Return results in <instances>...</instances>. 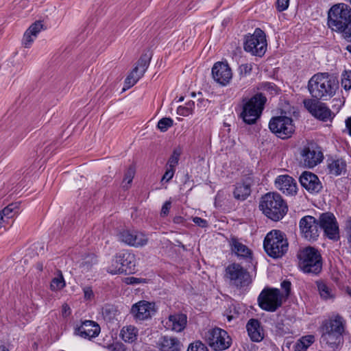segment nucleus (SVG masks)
I'll use <instances>...</instances> for the list:
<instances>
[{"label": "nucleus", "instance_id": "obj_62", "mask_svg": "<svg viewBox=\"0 0 351 351\" xmlns=\"http://www.w3.org/2000/svg\"><path fill=\"white\" fill-rule=\"evenodd\" d=\"M141 69V66L138 65V61L136 63V65L133 69V70L130 72L129 75H132L133 77H135V75H138L139 73V71Z\"/></svg>", "mask_w": 351, "mask_h": 351}, {"label": "nucleus", "instance_id": "obj_63", "mask_svg": "<svg viewBox=\"0 0 351 351\" xmlns=\"http://www.w3.org/2000/svg\"><path fill=\"white\" fill-rule=\"evenodd\" d=\"M71 313V308L67 304H64L62 306V315L64 316H67Z\"/></svg>", "mask_w": 351, "mask_h": 351}, {"label": "nucleus", "instance_id": "obj_29", "mask_svg": "<svg viewBox=\"0 0 351 351\" xmlns=\"http://www.w3.org/2000/svg\"><path fill=\"white\" fill-rule=\"evenodd\" d=\"M101 314L104 319L109 324H113L117 321V309L112 304H106L102 307Z\"/></svg>", "mask_w": 351, "mask_h": 351}, {"label": "nucleus", "instance_id": "obj_50", "mask_svg": "<svg viewBox=\"0 0 351 351\" xmlns=\"http://www.w3.org/2000/svg\"><path fill=\"white\" fill-rule=\"evenodd\" d=\"M289 5V0H277L276 3V10L281 12L287 10Z\"/></svg>", "mask_w": 351, "mask_h": 351}, {"label": "nucleus", "instance_id": "obj_18", "mask_svg": "<svg viewBox=\"0 0 351 351\" xmlns=\"http://www.w3.org/2000/svg\"><path fill=\"white\" fill-rule=\"evenodd\" d=\"M276 188L285 195H295L298 185L295 180L289 175H280L274 181Z\"/></svg>", "mask_w": 351, "mask_h": 351}, {"label": "nucleus", "instance_id": "obj_42", "mask_svg": "<svg viewBox=\"0 0 351 351\" xmlns=\"http://www.w3.org/2000/svg\"><path fill=\"white\" fill-rule=\"evenodd\" d=\"M173 121L169 117H165L159 120L157 127L162 132H166L173 125Z\"/></svg>", "mask_w": 351, "mask_h": 351}, {"label": "nucleus", "instance_id": "obj_22", "mask_svg": "<svg viewBox=\"0 0 351 351\" xmlns=\"http://www.w3.org/2000/svg\"><path fill=\"white\" fill-rule=\"evenodd\" d=\"M342 334L340 330H326L322 336V342L335 350L342 343Z\"/></svg>", "mask_w": 351, "mask_h": 351}, {"label": "nucleus", "instance_id": "obj_44", "mask_svg": "<svg viewBox=\"0 0 351 351\" xmlns=\"http://www.w3.org/2000/svg\"><path fill=\"white\" fill-rule=\"evenodd\" d=\"M187 351H208V349L201 341L198 340L191 343Z\"/></svg>", "mask_w": 351, "mask_h": 351}, {"label": "nucleus", "instance_id": "obj_55", "mask_svg": "<svg viewBox=\"0 0 351 351\" xmlns=\"http://www.w3.org/2000/svg\"><path fill=\"white\" fill-rule=\"evenodd\" d=\"M291 286V282L289 280H285L281 282V287L285 291V297L286 298H288L290 294Z\"/></svg>", "mask_w": 351, "mask_h": 351}, {"label": "nucleus", "instance_id": "obj_35", "mask_svg": "<svg viewBox=\"0 0 351 351\" xmlns=\"http://www.w3.org/2000/svg\"><path fill=\"white\" fill-rule=\"evenodd\" d=\"M100 332L101 330H75L74 335L92 341L94 338L99 336Z\"/></svg>", "mask_w": 351, "mask_h": 351}, {"label": "nucleus", "instance_id": "obj_46", "mask_svg": "<svg viewBox=\"0 0 351 351\" xmlns=\"http://www.w3.org/2000/svg\"><path fill=\"white\" fill-rule=\"evenodd\" d=\"M84 327H92L96 329H100L99 325L92 320H84L80 321L79 324H77L75 329H82Z\"/></svg>", "mask_w": 351, "mask_h": 351}, {"label": "nucleus", "instance_id": "obj_2", "mask_svg": "<svg viewBox=\"0 0 351 351\" xmlns=\"http://www.w3.org/2000/svg\"><path fill=\"white\" fill-rule=\"evenodd\" d=\"M259 208L263 213L272 221L282 219L287 213L288 206L282 196L278 193H267L260 201Z\"/></svg>", "mask_w": 351, "mask_h": 351}, {"label": "nucleus", "instance_id": "obj_58", "mask_svg": "<svg viewBox=\"0 0 351 351\" xmlns=\"http://www.w3.org/2000/svg\"><path fill=\"white\" fill-rule=\"evenodd\" d=\"M223 317H226L228 322H231L233 319H236L239 317V314L234 309L233 312L232 311H230L229 313L223 314Z\"/></svg>", "mask_w": 351, "mask_h": 351}, {"label": "nucleus", "instance_id": "obj_1", "mask_svg": "<svg viewBox=\"0 0 351 351\" xmlns=\"http://www.w3.org/2000/svg\"><path fill=\"white\" fill-rule=\"evenodd\" d=\"M308 89L313 98L326 101L335 95L339 89V80L329 73H317L309 80Z\"/></svg>", "mask_w": 351, "mask_h": 351}, {"label": "nucleus", "instance_id": "obj_57", "mask_svg": "<svg viewBox=\"0 0 351 351\" xmlns=\"http://www.w3.org/2000/svg\"><path fill=\"white\" fill-rule=\"evenodd\" d=\"M178 114L182 116H188L189 114H191V108L186 106H179L178 108Z\"/></svg>", "mask_w": 351, "mask_h": 351}, {"label": "nucleus", "instance_id": "obj_7", "mask_svg": "<svg viewBox=\"0 0 351 351\" xmlns=\"http://www.w3.org/2000/svg\"><path fill=\"white\" fill-rule=\"evenodd\" d=\"M135 256L128 250H123L117 254L108 268L112 274L132 273L135 269Z\"/></svg>", "mask_w": 351, "mask_h": 351}, {"label": "nucleus", "instance_id": "obj_56", "mask_svg": "<svg viewBox=\"0 0 351 351\" xmlns=\"http://www.w3.org/2000/svg\"><path fill=\"white\" fill-rule=\"evenodd\" d=\"M171 206V202L169 200L166 201L165 202V204H163L162 209H161V213H160L161 216H162V217L167 216L169 212Z\"/></svg>", "mask_w": 351, "mask_h": 351}, {"label": "nucleus", "instance_id": "obj_24", "mask_svg": "<svg viewBox=\"0 0 351 351\" xmlns=\"http://www.w3.org/2000/svg\"><path fill=\"white\" fill-rule=\"evenodd\" d=\"M187 323V317L183 313L170 315L166 322L165 327L171 329H184Z\"/></svg>", "mask_w": 351, "mask_h": 351}, {"label": "nucleus", "instance_id": "obj_47", "mask_svg": "<svg viewBox=\"0 0 351 351\" xmlns=\"http://www.w3.org/2000/svg\"><path fill=\"white\" fill-rule=\"evenodd\" d=\"M43 29V24L40 21H36L33 23L27 30L28 34H33L34 38H36L38 34Z\"/></svg>", "mask_w": 351, "mask_h": 351}, {"label": "nucleus", "instance_id": "obj_6", "mask_svg": "<svg viewBox=\"0 0 351 351\" xmlns=\"http://www.w3.org/2000/svg\"><path fill=\"white\" fill-rule=\"evenodd\" d=\"M266 101V97L261 93H256L246 101L240 115L243 121L248 125L254 124L260 118Z\"/></svg>", "mask_w": 351, "mask_h": 351}, {"label": "nucleus", "instance_id": "obj_21", "mask_svg": "<svg viewBox=\"0 0 351 351\" xmlns=\"http://www.w3.org/2000/svg\"><path fill=\"white\" fill-rule=\"evenodd\" d=\"M252 182L250 178H247L243 182L237 183L233 191L234 197L239 201L247 199L251 193Z\"/></svg>", "mask_w": 351, "mask_h": 351}, {"label": "nucleus", "instance_id": "obj_25", "mask_svg": "<svg viewBox=\"0 0 351 351\" xmlns=\"http://www.w3.org/2000/svg\"><path fill=\"white\" fill-rule=\"evenodd\" d=\"M346 322L339 314H332L322 322V329H344Z\"/></svg>", "mask_w": 351, "mask_h": 351}, {"label": "nucleus", "instance_id": "obj_59", "mask_svg": "<svg viewBox=\"0 0 351 351\" xmlns=\"http://www.w3.org/2000/svg\"><path fill=\"white\" fill-rule=\"evenodd\" d=\"M193 221L199 227L204 228L207 226V221L198 217H195L193 218Z\"/></svg>", "mask_w": 351, "mask_h": 351}, {"label": "nucleus", "instance_id": "obj_14", "mask_svg": "<svg viewBox=\"0 0 351 351\" xmlns=\"http://www.w3.org/2000/svg\"><path fill=\"white\" fill-rule=\"evenodd\" d=\"M249 277V273L239 264L232 263L226 268L224 278L237 287L247 285Z\"/></svg>", "mask_w": 351, "mask_h": 351}, {"label": "nucleus", "instance_id": "obj_23", "mask_svg": "<svg viewBox=\"0 0 351 351\" xmlns=\"http://www.w3.org/2000/svg\"><path fill=\"white\" fill-rule=\"evenodd\" d=\"M229 245L232 253L238 257L247 258L252 257V251L244 244L241 243L236 237H232Z\"/></svg>", "mask_w": 351, "mask_h": 351}, {"label": "nucleus", "instance_id": "obj_43", "mask_svg": "<svg viewBox=\"0 0 351 351\" xmlns=\"http://www.w3.org/2000/svg\"><path fill=\"white\" fill-rule=\"evenodd\" d=\"M135 174V168L132 166H130L128 167V169L126 170L124 178H123V182H127L128 185H123V187L125 189H128L129 188V184H130L132 182V180L134 178Z\"/></svg>", "mask_w": 351, "mask_h": 351}, {"label": "nucleus", "instance_id": "obj_30", "mask_svg": "<svg viewBox=\"0 0 351 351\" xmlns=\"http://www.w3.org/2000/svg\"><path fill=\"white\" fill-rule=\"evenodd\" d=\"M232 79V72L226 61H221V86L230 84Z\"/></svg>", "mask_w": 351, "mask_h": 351}, {"label": "nucleus", "instance_id": "obj_40", "mask_svg": "<svg viewBox=\"0 0 351 351\" xmlns=\"http://www.w3.org/2000/svg\"><path fill=\"white\" fill-rule=\"evenodd\" d=\"M341 86L346 90L351 88V71H345L341 75Z\"/></svg>", "mask_w": 351, "mask_h": 351}, {"label": "nucleus", "instance_id": "obj_61", "mask_svg": "<svg viewBox=\"0 0 351 351\" xmlns=\"http://www.w3.org/2000/svg\"><path fill=\"white\" fill-rule=\"evenodd\" d=\"M110 351H125V349L121 344L116 343L109 346Z\"/></svg>", "mask_w": 351, "mask_h": 351}, {"label": "nucleus", "instance_id": "obj_3", "mask_svg": "<svg viewBox=\"0 0 351 351\" xmlns=\"http://www.w3.org/2000/svg\"><path fill=\"white\" fill-rule=\"evenodd\" d=\"M298 266L306 274H319L322 268L320 253L313 247H306L300 250L298 254Z\"/></svg>", "mask_w": 351, "mask_h": 351}, {"label": "nucleus", "instance_id": "obj_37", "mask_svg": "<svg viewBox=\"0 0 351 351\" xmlns=\"http://www.w3.org/2000/svg\"><path fill=\"white\" fill-rule=\"evenodd\" d=\"M258 89L267 92L270 95H275L277 93L276 86L271 82H262L259 84Z\"/></svg>", "mask_w": 351, "mask_h": 351}, {"label": "nucleus", "instance_id": "obj_16", "mask_svg": "<svg viewBox=\"0 0 351 351\" xmlns=\"http://www.w3.org/2000/svg\"><path fill=\"white\" fill-rule=\"evenodd\" d=\"M117 237L120 242L136 247H143L148 242V238L144 233L136 230H121Z\"/></svg>", "mask_w": 351, "mask_h": 351}, {"label": "nucleus", "instance_id": "obj_11", "mask_svg": "<svg viewBox=\"0 0 351 351\" xmlns=\"http://www.w3.org/2000/svg\"><path fill=\"white\" fill-rule=\"evenodd\" d=\"M300 156L304 165L308 168L315 167L324 158L321 147L314 142L308 143L302 147Z\"/></svg>", "mask_w": 351, "mask_h": 351}, {"label": "nucleus", "instance_id": "obj_60", "mask_svg": "<svg viewBox=\"0 0 351 351\" xmlns=\"http://www.w3.org/2000/svg\"><path fill=\"white\" fill-rule=\"evenodd\" d=\"M221 93H222L223 95H225V98H231L233 97L234 93V90L232 88H226L225 90H221Z\"/></svg>", "mask_w": 351, "mask_h": 351}, {"label": "nucleus", "instance_id": "obj_20", "mask_svg": "<svg viewBox=\"0 0 351 351\" xmlns=\"http://www.w3.org/2000/svg\"><path fill=\"white\" fill-rule=\"evenodd\" d=\"M150 58L147 54L142 55L138 60V65L141 66V69L138 75H135V77H132V75H128L125 80V85L123 90H125L132 86H133L140 78H141L146 70L147 69L149 64Z\"/></svg>", "mask_w": 351, "mask_h": 351}, {"label": "nucleus", "instance_id": "obj_33", "mask_svg": "<svg viewBox=\"0 0 351 351\" xmlns=\"http://www.w3.org/2000/svg\"><path fill=\"white\" fill-rule=\"evenodd\" d=\"M66 285L63 275L60 270L57 271L56 276L54 277L51 282L50 288L52 291H58L63 289Z\"/></svg>", "mask_w": 351, "mask_h": 351}, {"label": "nucleus", "instance_id": "obj_27", "mask_svg": "<svg viewBox=\"0 0 351 351\" xmlns=\"http://www.w3.org/2000/svg\"><path fill=\"white\" fill-rule=\"evenodd\" d=\"M202 336L213 350H219V330H204Z\"/></svg>", "mask_w": 351, "mask_h": 351}, {"label": "nucleus", "instance_id": "obj_51", "mask_svg": "<svg viewBox=\"0 0 351 351\" xmlns=\"http://www.w3.org/2000/svg\"><path fill=\"white\" fill-rule=\"evenodd\" d=\"M83 292H84V298L85 300L90 301L93 300L95 295L93 293V291L92 289V287L89 286H86L83 287Z\"/></svg>", "mask_w": 351, "mask_h": 351}, {"label": "nucleus", "instance_id": "obj_49", "mask_svg": "<svg viewBox=\"0 0 351 351\" xmlns=\"http://www.w3.org/2000/svg\"><path fill=\"white\" fill-rule=\"evenodd\" d=\"M35 38H36L34 37L33 34H28V32L26 31L23 36V45L25 47L28 48L30 47Z\"/></svg>", "mask_w": 351, "mask_h": 351}, {"label": "nucleus", "instance_id": "obj_38", "mask_svg": "<svg viewBox=\"0 0 351 351\" xmlns=\"http://www.w3.org/2000/svg\"><path fill=\"white\" fill-rule=\"evenodd\" d=\"M317 287L322 298L327 300L332 297L330 289L326 284L319 282L317 284Z\"/></svg>", "mask_w": 351, "mask_h": 351}, {"label": "nucleus", "instance_id": "obj_34", "mask_svg": "<svg viewBox=\"0 0 351 351\" xmlns=\"http://www.w3.org/2000/svg\"><path fill=\"white\" fill-rule=\"evenodd\" d=\"M182 153V149L181 147L178 146V147H176V148H174L171 155L170 156V157L168 159V161H167L166 165L176 169V167L178 165L180 158Z\"/></svg>", "mask_w": 351, "mask_h": 351}, {"label": "nucleus", "instance_id": "obj_31", "mask_svg": "<svg viewBox=\"0 0 351 351\" xmlns=\"http://www.w3.org/2000/svg\"><path fill=\"white\" fill-rule=\"evenodd\" d=\"M97 263V258L94 254L86 256L80 263L81 271L82 273H87L92 271Z\"/></svg>", "mask_w": 351, "mask_h": 351}, {"label": "nucleus", "instance_id": "obj_26", "mask_svg": "<svg viewBox=\"0 0 351 351\" xmlns=\"http://www.w3.org/2000/svg\"><path fill=\"white\" fill-rule=\"evenodd\" d=\"M160 351H180V343L175 337H163L159 343Z\"/></svg>", "mask_w": 351, "mask_h": 351}, {"label": "nucleus", "instance_id": "obj_4", "mask_svg": "<svg viewBox=\"0 0 351 351\" xmlns=\"http://www.w3.org/2000/svg\"><path fill=\"white\" fill-rule=\"evenodd\" d=\"M351 22V7L345 3L333 5L328 11V25L333 31L340 32Z\"/></svg>", "mask_w": 351, "mask_h": 351}, {"label": "nucleus", "instance_id": "obj_9", "mask_svg": "<svg viewBox=\"0 0 351 351\" xmlns=\"http://www.w3.org/2000/svg\"><path fill=\"white\" fill-rule=\"evenodd\" d=\"M258 303L263 310L274 312L282 304V294L278 289L265 288L258 295Z\"/></svg>", "mask_w": 351, "mask_h": 351}, {"label": "nucleus", "instance_id": "obj_13", "mask_svg": "<svg viewBox=\"0 0 351 351\" xmlns=\"http://www.w3.org/2000/svg\"><path fill=\"white\" fill-rule=\"evenodd\" d=\"M318 221L320 230H323L324 234L330 239L337 241L339 239L338 223L335 215L331 213H324L320 215Z\"/></svg>", "mask_w": 351, "mask_h": 351}, {"label": "nucleus", "instance_id": "obj_48", "mask_svg": "<svg viewBox=\"0 0 351 351\" xmlns=\"http://www.w3.org/2000/svg\"><path fill=\"white\" fill-rule=\"evenodd\" d=\"M176 171V169L173 167H170L166 165V171L162 177L161 182L165 181L166 182H169L173 177Z\"/></svg>", "mask_w": 351, "mask_h": 351}, {"label": "nucleus", "instance_id": "obj_10", "mask_svg": "<svg viewBox=\"0 0 351 351\" xmlns=\"http://www.w3.org/2000/svg\"><path fill=\"white\" fill-rule=\"evenodd\" d=\"M269 128L272 133L282 139L291 137L295 128L293 119L287 116L271 118L269 123Z\"/></svg>", "mask_w": 351, "mask_h": 351}, {"label": "nucleus", "instance_id": "obj_19", "mask_svg": "<svg viewBox=\"0 0 351 351\" xmlns=\"http://www.w3.org/2000/svg\"><path fill=\"white\" fill-rule=\"evenodd\" d=\"M300 182L302 186L311 193H317L322 188L317 176L309 171H304L302 173L300 177Z\"/></svg>", "mask_w": 351, "mask_h": 351}, {"label": "nucleus", "instance_id": "obj_17", "mask_svg": "<svg viewBox=\"0 0 351 351\" xmlns=\"http://www.w3.org/2000/svg\"><path fill=\"white\" fill-rule=\"evenodd\" d=\"M304 104L309 112L317 119L327 121L332 118L331 110L325 104L312 99L304 101Z\"/></svg>", "mask_w": 351, "mask_h": 351}, {"label": "nucleus", "instance_id": "obj_41", "mask_svg": "<svg viewBox=\"0 0 351 351\" xmlns=\"http://www.w3.org/2000/svg\"><path fill=\"white\" fill-rule=\"evenodd\" d=\"M119 335L124 341L128 343L134 341L137 336L134 330H121Z\"/></svg>", "mask_w": 351, "mask_h": 351}, {"label": "nucleus", "instance_id": "obj_32", "mask_svg": "<svg viewBox=\"0 0 351 351\" xmlns=\"http://www.w3.org/2000/svg\"><path fill=\"white\" fill-rule=\"evenodd\" d=\"M315 341V337L309 335L301 337L294 346V351H306L307 348Z\"/></svg>", "mask_w": 351, "mask_h": 351}, {"label": "nucleus", "instance_id": "obj_5", "mask_svg": "<svg viewBox=\"0 0 351 351\" xmlns=\"http://www.w3.org/2000/svg\"><path fill=\"white\" fill-rule=\"evenodd\" d=\"M263 247L268 256L274 258H278L287 252L288 242L282 232L274 230L266 235L263 241Z\"/></svg>", "mask_w": 351, "mask_h": 351}, {"label": "nucleus", "instance_id": "obj_28", "mask_svg": "<svg viewBox=\"0 0 351 351\" xmlns=\"http://www.w3.org/2000/svg\"><path fill=\"white\" fill-rule=\"evenodd\" d=\"M329 173L333 176H339L346 171V163L343 159L328 160Z\"/></svg>", "mask_w": 351, "mask_h": 351}, {"label": "nucleus", "instance_id": "obj_8", "mask_svg": "<svg viewBox=\"0 0 351 351\" xmlns=\"http://www.w3.org/2000/svg\"><path fill=\"white\" fill-rule=\"evenodd\" d=\"M265 34L260 28H256L253 34L247 36L244 42V49L253 56L262 57L267 51Z\"/></svg>", "mask_w": 351, "mask_h": 351}, {"label": "nucleus", "instance_id": "obj_53", "mask_svg": "<svg viewBox=\"0 0 351 351\" xmlns=\"http://www.w3.org/2000/svg\"><path fill=\"white\" fill-rule=\"evenodd\" d=\"M260 322L256 319H250L246 324V329H259Z\"/></svg>", "mask_w": 351, "mask_h": 351}, {"label": "nucleus", "instance_id": "obj_36", "mask_svg": "<svg viewBox=\"0 0 351 351\" xmlns=\"http://www.w3.org/2000/svg\"><path fill=\"white\" fill-rule=\"evenodd\" d=\"M18 206L16 204H10L5 207L0 214H2L3 219H7L12 218L18 213Z\"/></svg>", "mask_w": 351, "mask_h": 351}, {"label": "nucleus", "instance_id": "obj_64", "mask_svg": "<svg viewBox=\"0 0 351 351\" xmlns=\"http://www.w3.org/2000/svg\"><path fill=\"white\" fill-rule=\"evenodd\" d=\"M346 128L348 130V133L351 136V117H348L346 120Z\"/></svg>", "mask_w": 351, "mask_h": 351}, {"label": "nucleus", "instance_id": "obj_52", "mask_svg": "<svg viewBox=\"0 0 351 351\" xmlns=\"http://www.w3.org/2000/svg\"><path fill=\"white\" fill-rule=\"evenodd\" d=\"M212 77L215 82L219 83V62H216L212 68Z\"/></svg>", "mask_w": 351, "mask_h": 351}, {"label": "nucleus", "instance_id": "obj_45", "mask_svg": "<svg viewBox=\"0 0 351 351\" xmlns=\"http://www.w3.org/2000/svg\"><path fill=\"white\" fill-rule=\"evenodd\" d=\"M247 335L252 341L259 342L262 341L265 337L263 330H247Z\"/></svg>", "mask_w": 351, "mask_h": 351}, {"label": "nucleus", "instance_id": "obj_15", "mask_svg": "<svg viewBox=\"0 0 351 351\" xmlns=\"http://www.w3.org/2000/svg\"><path fill=\"white\" fill-rule=\"evenodd\" d=\"M157 310L154 302L141 300L132 305L130 311L136 321H145L154 316Z\"/></svg>", "mask_w": 351, "mask_h": 351}, {"label": "nucleus", "instance_id": "obj_54", "mask_svg": "<svg viewBox=\"0 0 351 351\" xmlns=\"http://www.w3.org/2000/svg\"><path fill=\"white\" fill-rule=\"evenodd\" d=\"M345 230L348 241L351 242V217H348L345 221Z\"/></svg>", "mask_w": 351, "mask_h": 351}, {"label": "nucleus", "instance_id": "obj_39", "mask_svg": "<svg viewBox=\"0 0 351 351\" xmlns=\"http://www.w3.org/2000/svg\"><path fill=\"white\" fill-rule=\"evenodd\" d=\"M232 344V339L226 330H221V350L228 348Z\"/></svg>", "mask_w": 351, "mask_h": 351}, {"label": "nucleus", "instance_id": "obj_12", "mask_svg": "<svg viewBox=\"0 0 351 351\" xmlns=\"http://www.w3.org/2000/svg\"><path fill=\"white\" fill-rule=\"evenodd\" d=\"M299 228L302 237L308 241H316L320 233L317 219L311 215L304 216L300 220Z\"/></svg>", "mask_w": 351, "mask_h": 351}]
</instances>
